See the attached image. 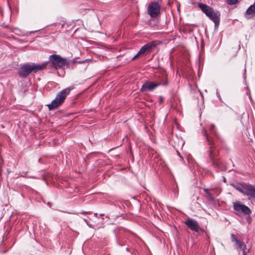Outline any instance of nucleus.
<instances>
[{
    "label": "nucleus",
    "instance_id": "obj_1",
    "mask_svg": "<svg viewBox=\"0 0 255 255\" xmlns=\"http://www.w3.org/2000/svg\"><path fill=\"white\" fill-rule=\"evenodd\" d=\"M202 133L205 137V141L209 146L207 153L212 166L217 170H223L220 166L221 164V160L215 158L218 155V152L215 150L216 142L218 140H222L215 125L211 124L209 126V132L205 128H203Z\"/></svg>",
    "mask_w": 255,
    "mask_h": 255
},
{
    "label": "nucleus",
    "instance_id": "obj_2",
    "mask_svg": "<svg viewBox=\"0 0 255 255\" xmlns=\"http://www.w3.org/2000/svg\"><path fill=\"white\" fill-rule=\"evenodd\" d=\"M74 88V86H71L58 92L51 103L47 105L48 110L51 111L62 105L64 103L66 98L70 94V91Z\"/></svg>",
    "mask_w": 255,
    "mask_h": 255
},
{
    "label": "nucleus",
    "instance_id": "obj_3",
    "mask_svg": "<svg viewBox=\"0 0 255 255\" xmlns=\"http://www.w3.org/2000/svg\"><path fill=\"white\" fill-rule=\"evenodd\" d=\"M41 64L44 65L43 69L54 68L57 70L68 64V63L66 58L59 55L53 54L49 56L48 61L43 62Z\"/></svg>",
    "mask_w": 255,
    "mask_h": 255
},
{
    "label": "nucleus",
    "instance_id": "obj_4",
    "mask_svg": "<svg viewBox=\"0 0 255 255\" xmlns=\"http://www.w3.org/2000/svg\"><path fill=\"white\" fill-rule=\"evenodd\" d=\"M198 6L211 20L215 23V27H218L220 21V13L218 10H214L212 7L206 4L199 2Z\"/></svg>",
    "mask_w": 255,
    "mask_h": 255
},
{
    "label": "nucleus",
    "instance_id": "obj_5",
    "mask_svg": "<svg viewBox=\"0 0 255 255\" xmlns=\"http://www.w3.org/2000/svg\"><path fill=\"white\" fill-rule=\"evenodd\" d=\"M44 64L32 63L24 64L19 68L18 73L21 78H25L30 73H36L43 69Z\"/></svg>",
    "mask_w": 255,
    "mask_h": 255
},
{
    "label": "nucleus",
    "instance_id": "obj_6",
    "mask_svg": "<svg viewBox=\"0 0 255 255\" xmlns=\"http://www.w3.org/2000/svg\"><path fill=\"white\" fill-rule=\"evenodd\" d=\"M168 85V81L167 77L163 75L161 79L157 82H151L147 81L142 86L140 91L141 92H149L151 91L156 89L160 85L167 86Z\"/></svg>",
    "mask_w": 255,
    "mask_h": 255
},
{
    "label": "nucleus",
    "instance_id": "obj_7",
    "mask_svg": "<svg viewBox=\"0 0 255 255\" xmlns=\"http://www.w3.org/2000/svg\"><path fill=\"white\" fill-rule=\"evenodd\" d=\"M115 235L116 242L118 245L123 246L124 245L125 239L127 238L128 232L125 229L118 227L114 230Z\"/></svg>",
    "mask_w": 255,
    "mask_h": 255
},
{
    "label": "nucleus",
    "instance_id": "obj_8",
    "mask_svg": "<svg viewBox=\"0 0 255 255\" xmlns=\"http://www.w3.org/2000/svg\"><path fill=\"white\" fill-rule=\"evenodd\" d=\"M231 239L232 242L234 243V246L237 251L239 253L242 252L243 255H247L246 252L247 248L245 243L243 241L240 240L237 236L233 234L231 235Z\"/></svg>",
    "mask_w": 255,
    "mask_h": 255
},
{
    "label": "nucleus",
    "instance_id": "obj_9",
    "mask_svg": "<svg viewBox=\"0 0 255 255\" xmlns=\"http://www.w3.org/2000/svg\"><path fill=\"white\" fill-rule=\"evenodd\" d=\"M160 6L158 2L151 3L149 6L148 12L152 17H156L160 13Z\"/></svg>",
    "mask_w": 255,
    "mask_h": 255
},
{
    "label": "nucleus",
    "instance_id": "obj_10",
    "mask_svg": "<svg viewBox=\"0 0 255 255\" xmlns=\"http://www.w3.org/2000/svg\"><path fill=\"white\" fill-rule=\"evenodd\" d=\"M184 224L191 230L199 233L201 230L197 221L191 218H188L184 221Z\"/></svg>",
    "mask_w": 255,
    "mask_h": 255
},
{
    "label": "nucleus",
    "instance_id": "obj_11",
    "mask_svg": "<svg viewBox=\"0 0 255 255\" xmlns=\"http://www.w3.org/2000/svg\"><path fill=\"white\" fill-rule=\"evenodd\" d=\"M234 209L236 211L246 215H250L252 213L251 210L248 206L241 204L239 202L234 204Z\"/></svg>",
    "mask_w": 255,
    "mask_h": 255
},
{
    "label": "nucleus",
    "instance_id": "obj_12",
    "mask_svg": "<svg viewBox=\"0 0 255 255\" xmlns=\"http://www.w3.org/2000/svg\"><path fill=\"white\" fill-rule=\"evenodd\" d=\"M156 45V42L154 41L148 42L144 45L138 52V54H144L149 53Z\"/></svg>",
    "mask_w": 255,
    "mask_h": 255
},
{
    "label": "nucleus",
    "instance_id": "obj_13",
    "mask_svg": "<svg viewBox=\"0 0 255 255\" xmlns=\"http://www.w3.org/2000/svg\"><path fill=\"white\" fill-rule=\"evenodd\" d=\"M250 184L246 183H233L232 186L240 192L243 193L245 195H247L248 189Z\"/></svg>",
    "mask_w": 255,
    "mask_h": 255
},
{
    "label": "nucleus",
    "instance_id": "obj_14",
    "mask_svg": "<svg viewBox=\"0 0 255 255\" xmlns=\"http://www.w3.org/2000/svg\"><path fill=\"white\" fill-rule=\"evenodd\" d=\"M255 16V1L246 10L245 16L247 19H251Z\"/></svg>",
    "mask_w": 255,
    "mask_h": 255
},
{
    "label": "nucleus",
    "instance_id": "obj_15",
    "mask_svg": "<svg viewBox=\"0 0 255 255\" xmlns=\"http://www.w3.org/2000/svg\"><path fill=\"white\" fill-rule=\"evenodd\" d=\"M247 196L255 199V186L250 185Z\"/></svg>",
    "mask_w": 255,
    "mask_h": 255
},
{
    "label": "nucleus",
    "instance_id": "obj_16",
    "mask_svg": "<svg viewBox=\"0 0 255 255\" xmlns=\"http://www.w3.org/2000/svg\"><path fill=\"white\" fill-rule=\"evenodd\" d=\"M227 3L230 5L235 4L237 3L238 0H227Z\"/></svg>",
    "mask_w": 255,
    "mask_h": 255
},
{
    "label": "nucleus",
    "instance_id": "obj_17",
    "mask_svg": "<svg viewBox=\"0 0 255 255\" xmlns=\"http://www.w3.org/2000/svg\"><path fill=\"white\" fill-rule=\"evenodd\" d=\"M207 197L210 201L213 202L215 200L213 196L211 193L208 194V195L207 196Z\"/></svg>",
    "mask_w": 255,
    "mask_h": 255
},
{
    "label": "nucleus",
    "instance_id": "obj_18",
    "mask_svg": "<svg viewBox=\"0 0 255 255\" xmlns=\"http://www.w3.org/2000/svg\"><path fill=\"white\" fill-rule=\"evenodd\" d=\"M204 190L205 193L206 194L207 196L208 195V194H210L208 189H205Z\"/></svg>",
    "mask_w": 255,
    "mask_h": 255
},
{
    "label": "nucleus",
    "instance_id": "obj_19",
    "mask_svg": "<svg viewBox=\"0 0 255 255\" xmlns=\"http://www.w3.org/2000/svg\"><path fill=\"white\" fill-rule=\"evenodd\" d=\"M204 190L205 193L206 194L207 196L208 195V194H210L208 189H205Z\"/></svg>",
    "mask_w": 255,
    "mask_h": 255
},
{
    "label": "nucleus",
    "instance_id": "obj_20",
    "mask_svg": "<svg viewBox=\"0 0 255 255\" xmlns=\"http://www.w3.org/2000/svg\"><path fill=\"white\" fill-rule=\"evenodd\" d=\"M141 54H138V53L135 55L132 58V60H134L136 57H137L139 55H140Z\"/></svg>",
    "mask_w": 255,
    "mask_h": 255
},
{
    "label": "nucleus",
    "instance_id": "obj_21",
    "mask_svg": "<svg viewBox=\"0 0 255 255\" xmlns=\"http://www.w3.org/2000/svg\"><path fill=\"white\" fill-rule=\"evenodd\" d=\"M55 24L57 25H61V27H63L64 25V23H62V24H61L60 23H55Z\"/></svg>",
    "mask_w": 255,
    "mask_h": 255
},
{
    "label": "nucleus",
    "instance_id": "obj_22",
    "mask_svg": "<svg viewBox=\"0 0 255 255\" xmlns=\"http://www.w3.org/2000/svg\"><path fill=\"white\" fill-rule=\"evenodd\" d=\"M160 102H162L163 101V98L162 96L159 97Z\"/></svg>",
    "mask_w": 255,
    "mask_h": 255
},
{
    "label": "nucleus",
    "instance_id": "obj_23",
    "mask_svg": "<svg viewBox=\"0 0 255 255\" xmlns=\"http://www.w3.org/2000/svg\"><path fill=\"white\" fill-rule=\"evenodd\" d=\"M81 213L82 214H89L87 212H86V211H82L81 212Z\"/></svg>",
    "mask_w": 255,
    "mask_h": 255
},
{
    "label": "nucleus",
    "instance_id": "obj_24",
    "mask_svg": "<svg viewBox=\"0 0 255 255\" xmlns=\"http://www.w3.org/2000/svg\"><path fill=\"white\" fill-rule=\"evenodd\" d=\"M126 250L128 251V252H129V249L128 248H126Z\"/></svg>",
    "mask_w": 255,
    "mask_h": 255
},
{
    "label": "nucleus",
    "instance_id": "obj_25",
    "mask_svg": "<svg viewBox=\"0 0 255 255\" xmlns=\"http://www.w3.org/2000/svg\"><path fill=\"white\" fill-rule=\"evenodd\" d=\"M95 215L97 216V213H95Z\"/></svg>",
    "mask_w": 255,
    "mask_h": 255
}]
</instances>
